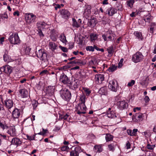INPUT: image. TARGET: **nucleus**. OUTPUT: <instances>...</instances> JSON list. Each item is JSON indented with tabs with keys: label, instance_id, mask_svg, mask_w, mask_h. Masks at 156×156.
<instances>
[{
	"label": "nucleus",
	"instance_id": "f257e3e1",
	"mask_svg": "<svg viewBox=\"0 0 156 156\" xmlns=\"http://www.w3.org/2000/svg\"><path fill=\"white\" fill-rule=\"evenodd\" d=\"M25 16L26 23L28 24H30L35 22L36 18V16L31 13L26 14Z\"/></svg>",
	"mask_w": 156,
	"mask_h": 156
},
{
	"label": "nucleus",
	"instance_id": "f03ea898",
	"mask_svg": "<svg viewBox=\"0 0 156 156\" xmlns=\"http://www.w3.org/2000/svg\"><path fill=\"white\" fill-rule=\"evenodd\" d=\"M60 94L61 97L65 100L69 101L71 99V93L67 89L61 90Z\"/></svg>",
	"mask_w": 156,
	"mask_h": 156
},
{
	"label": "nucleus",
	"instance_id": "7ed1b4c3",
	"mask_svg": "<svg viewBox=\"0 0 156 156\" xmlns=\"http://www.w3.org/2000/svg\"><path fill=\"white\" fill-rule=\"evenodd\" d=\"M144 58V56L140 52H137L132 56V60L135 63H137L142 61Z\"/></svg>",
	"mask_w": 156,
	"mask_h": 156
},
{
	"label": "nucleus",
	"instance_id": "20e7f679",
	"mask_svg": "<svg viewBox=\"0 0 156 156\" xmlns=\"http://www.w3.org/2000/svg\"><path fill=\"white\" fill-rule=\"evenodd\" d=\"M9 41L12 44H17L19 43L20 40L17 34H12L9 38Z\"/></svg>",
	"mask_w": 156,
	"mask_h": 156
},
{
	"label": "nucleus",
	"instance_id": "39448f33",
	"mask_svg": "<svg viewBox=\"0 0 156 156\" xmlns=\"http://www.w3.org/2000/svg\"><path fill=\"white\" fill-rule=\"evenodd\" d=\"M36 54L37 57L41 60L45 61L47 59V54L43 49H40L36 51Z\"/></svg>",
	"mask_w": 156,
	"mask_h": 156
},
{
	"label": "nucleus",
	"instance_id": "423d86ee",
	"mask_svg": "<svg viewBox=\"0 0 156 156\" xmlns=\"http://www.w3.org/2000/svg\"><path fill=\"white\" fill-rule=\"evenodd\" d=\"M86 107L83 103H79L77 107V113L80 115L81 114H85L86 109Z\"/></svg>",
	"mask_w": 156,
	"mask_h": 156
},
{
	"label": "nucleus",
	"instance_id": "0eeeda50",
	"mask_svg": "<svg viewBox=\"0 0 156 156\" xmlns=\"http://www.w3.org/2000/svg\"><path fill=\"white\" fill-rule=\"evenodd\" d=\"M60 81L64 84L67 86L70 85V80L69 79L68 77L64 73H62L59 79Z\"/></svg>",
	"mask_w": 156,
	"mask_h": 156
},
{
	"label": "nucleus",
	"instance_id": "6e6552de",
	"mask_svg": "<svg viewBox=\"0 0 156 156\" xmlns=\"http://www.w3.org/2000/svg\"><path fill=\"white\" fill-rule=\"evenodd\" d=\"M118 87V83L115 80H113L109 82L108 87L112 91L116 92Z\"/></svg>",
	"mask_w": 156,
	"mask_h": 156
},
{
	"label": "nucleus",
	"instance_id": "1a4fd4ad",
	"mask_svg": "<svg viewBox=\"0 0 156 156\" xmlns=\"http://www.w3.org/2000/svg\"><path fill=\"white\" fill-rule=\"evenodd\" d=\"M12 67L8 65L4 66L1 68V71L7 74H10L12 70Z\"/></svg>",
	"mask_w": 156,
	"mask_h": 156
},
{
	"label": "nucleus",
	"instance_id": "9d476101",
	"mask_svg": "<svg viewBox=\"0 0 156 156\" xmlns=\"http://www.w3.org/2000/svg\"><path fill=\"white\" fill-rule=\"evenodd\" d=\"M82 151L81 147L77 146L75 147L74 150L70 152V156H79V153Z\"/></svg>",
	"mask_w": 156,
	"mask_h": 156
},
{
	"label": "nucleus",
	"instance_id": "9b49d317",
	"mask_svg": "<svg viewBox=\"0 0 156 156\" xmlns=\"http://www.w3.org/2000/svg\"><path fill=\"white\" fill-rule=\"evenodd\" d=\"M113 36L112 31H108L106 34H104L102 35V38L105 41H111Z\"/></svg>",
	"mask_w": 156,
	"mask_h": 156
},
{
	"label": "nucleus",
	"instance_id": "f8f14e48",
	"mask_svg": "<svg viewBox=\"0 0 156 156\" xmlns=\"http://www.w3.org/2000/svg\"><path fill=\"white\" fill-rule=\"evenodd\" d=\"M70 85H68L70 88L74 90L77 88L79 86V82L77 80H74L72 82L70 81Z\"/></svg>",
	"mask_w": 156,
	"mask_h": 156
},
{
	"label": "nucleus",
	"instance_id": "ddd939ff",
	"mask_svg": "<svg viewBox=\"0 0 156 156\" xmlns=\"http://www.w3.org/2000/svg\"><path fill=\"white\" fill-rule=\"evenodd\" d=\"M143 114L140 113H136L133 116V120L136 122H139L143 120Z\"/></svg>",
	"mask_w": 156,
	"mask_h": 156
},
{
	"label": "nucleus",
	"instance_id": "4468645a",
	"mask_svg": "<svg viewBox=\"0 0 156 156\" xmlns=\"http://www.w3.org/2000/svg\"><path fill=\"white\" fill-rule=\"evenodd\" d=\"M118 105L121 110L126 109L128 107V103L125 101H119L118 102Z\"/></svg>",
	"mask_w": 156,
	"mask_h": 156
},
{
	"label": "nucleus",
	"instance_id": "2eb2a0df",
	"mask_svg": "<svg viewBox=\"0 0 156 156\" xmlns=\"http://www.w3.org/2000/svg\"><path fill=\"white\" fill-rule=\"evenodd\" d=\"M117 9L112 7H111L107 9L106 11V14L109 16H112L117 13Z\"/></svg>",
	"mask_w": 156,
	"mask_h": 156
},
{
	"label": "nucleus",
	"instance_id": "dca6fc26",
	"mask_svg": "<svg viewBox=\"0 0 156 156\" xmlns=\"http://www.w3.org/2000/svg\"><path fill=\"white\" fill-rule=\"evenodd\" d=\"M104 80V76L103 74H98L95 76V80L97 83H101Z\"/></svg>",
	"mask_w": 156,
	"mask_h": 156
},
{
	"label": "nucleus",
	"instance_id": "f3484780",
	"mask_svg": "<svg viewBox=\"0 0 156 156\" xmlns=\"http://www.w3.org/2000/svg\"><path fill=\"white\" fill-rule=\"evenodd\" d=\"M21 110L16 108H15L12 112V116L14 119L18 118L20 115Z\"/></svg>",
	"mask_w": 156,
	"mask_h": 156
},
{
	"label": "nucleus",
	"instance_id": "a211bd4d",
	"mask_svg": "<svg viewBox=\"0 0 156 156\" xmlns=\"http://www.w3.org/2000/svg\"><path fill=\"white\" fill-rule=\"evenodd\" d=\"M7 133L12 136H16V129L14 126H11L9 128L7 131Z\"/></svg>",
	"mask_w": 156,
	"mask_h": 156
},
{
	"label": "nucleus",
	"instance_id": "6ab92c4d",
	"mask_svg": "<svg viewBox=\"0 0 156 156\" xmlns=\"http://www.w3.org/2000/svg\"><path fill=\"white\" fill-rule=\"evenodd\" d=\"M11 143V144L17 146L22 143V141L19 138L14 137L12 139Z\"/></svg>",
	"mask_w": 156,
	"mask_h": 156
},
{
	"label": "nucleus",
	"instance_id": "aec40b11",
	"mask_svg": "<svg viewBox=\"0 0 156 156\" xmlns=\"http://www.w3.org/2000/svg\"><path fill=\"white\" fill-rule=\"evenodd\" d=\"M46 25V23L44 22H38L37 23V27L42 34V30L44 28Z\"/></svg>",
	"mask_w": 156,
	"mask_h": 156
},
{
	"label": "nucleus",
	"instance_id": "412c9836",
	"mask_svg": "<svg viewBox=\"0 0 156 156\" xmlns=\"http://www.w3.org/2000/svg\"><path fill=\"white\" fill-rule=\"evenodd\" d=\"M61 14L63 18L67 19L70 16V13L66 9H62L61 11Z\"/></svg>",
	"mask_w": 156,
	"mask_h": 156
},
{
	"label": "nucleus",
	"instance_id": "4be33fe9",
	"mask_svg": "<svg viewBox=\"0 0 156 156\" xmlns=\"http://www.w3.org/2000/svg\"><path fill=\"white\" fill-rule=\"evenodd\" d=\"M5 104L8 109H10L13 106V102L10 99H6L5 101Z\"/></svg>",
	"mask_w": 156,
	"mask_h": 156
},
{
	"label": "nucleus",
	"instance_id": "5701e85b",
	"mask_svg": "<svg viewBox=\"0 0 156 156\" xmlns=\"http://www.w3.org/2000/svg\"><path fill=\"white\" fill-rule=\"evenodd\" d=\"M108 88L106 87H104L100 88L98 93L101 95H106L108 94Z\"/></svg>",
	"mask_w": 156,
	"mask_h": 156
},
{
	"label": "nucleus",
	"instance_id": "b1692460",
	"mask_svg": "<svg viewBox=\"0 0 156 156\" xmlns=\"http://www.w3.org/2000/svg\"><path fill=\"white\" fill-rule=\"evenodd\" d=\"M20 93L21 94V96L23 98L27 97L28 96V92L27 90L25 89H21L19 91Z\"/></svg>",
	"mask_w": 156,
	"mask_h": 156
},
{
	"label": "nucleus",
	"instance_id": "393cba45",
	"mask_svg": "<svg viewBox=\"0 0 156 156\" xmlns=\"http://www.w3.org/2000/svg\"><path fill=\"white\" fill-rule=\"evenodd\" d=\"M133 34L136 38L138 39L139 40H143V37L141 32L136 31L134 32Z\"/></svg>",
	"mask_w": 156,
	"mask_h": 156
},
{
	"label": "nucleus",
	"instance_id": "a878e982",
	"mask_svg": "<svg viewBox=\"0 0 156 156\" xmlns=\"http://www.w3.org/2000/svg\"><path fill=\"white\" fill-rule=\"evenodd\" d=\"M96 24V19L95 18H93L90 20H89L88 23V26L91 27H94Z\"/></svg>",
	"mask_w": 156,
	"mask_h": 156
},
{
	"label": "nucleus",
	"instance_id": "bb28decb",
	"mask_svg": "<svg viewBox=\"0 0 156 156\" xmlns=\"http://www.w3.org/2000/svg\"><path fill=\"white\" fill-rule=\"evenodd\" d=\"M49 48L52 51H54L57 49V45L54 42H50L49 44Z\"/></svg>",
	"mask_w": 156,
	"mask_h": 156
},
{
	"label": "nucleus",
	"instance_id": "cd10ccee",
	"mask_svg": "<svg viewBox=\"0 0 156 156\" xmlns=\"http://www.w3.org/2000/svg\"><path fill=\"white\" fill-rule=\"evenodd\" d=\"M107 116L110 118H114L116 117L114 111H108L107 112Z\"/></svg>",
	"mask_w": 156,
	"mask_h": 156
},
{
	"label": "nucleus",
	"instance_id": "c85d7f7f",
	"mask_svg": "<svg viewBox=\"0 0 156 156\" xmlns=\"http://www.w3.org/2000/svg\"><path fill=\"white\" fill-rule=\"evenodd\" d=\"M113 137V136L109 133L106 134L105 139L107 142L112 141Z\"/></svg>",
	"mask_w": 156,
	"mask_h": 156
},
{
	"label": "nucleus",
	"instance_id": "c756f323",
	"mask_svg": "<svg viewBox=\"0 0 156 156\" xmlns=\"http://www.w3.org/2000/svg\"><path fill=\"white\" fill-rule=\"evenodd\" d=\"M31 122V120L29 119H24L23 122V124L26 126H30Z\"/></svg>",
	"mask_w": 156,
	"mask_h": 156
},
{
	"label": "nucleus",
	"instance_id": "7c9ffc66",
	"mask_svg": "<svg viewBox=\"0 0 156 156\" xmlns=\"http://www.w3.org/2000/svg\"><path fill=\"white\" fill-rule=\"evenodd\" d=\"M94 149L95 152L98 153L102 151V148L99 145L95 146Z\"/></svg>",
	"mask_w": 156,
	"mask_h": 156
},
{
	"label": "nucleus",
	"instance_id": "2f4dec72",
	"mask_svg": "<svg viewBox=\"0 0 156 156\" xmlns=\"http://www.w3.org/2000/svg\"><path fill=\"white\" fill-rule=\"evenodd\" d=\"M3 59L4 61L5 62H9L11 61V58H9V56L5 53L3 55Z\"/></svg>",
	"mask_w": 156,
	"mask_h": 156
},
{
	"label": "nucleus",
	"instance_id": "473e14b6",
	"mask_svg": "<svg viewBox=\"0 0 156 156\" xmlns=\"http://www.w3.org/2000/svg\"><path fill=\"white\" fill-rule=\"evenodd\" d=\"M61 41L63 43H66L67 42L66 37L63 34H62L60 35L59 37Z\"/></svg>",
	"mask_w": 156,
	"mask_h": 156
},
{
	"label": "nucleus",
	"instance_id": "72a5a7b5",
	"mask_svg": "<svg viewBox=\"0 0 156 156\" xmlns=\"http://www.w3.org/2000/svg\"><path fill=\"white\" fill-rule=\"evenodd\" d=\"M98 35L96 34H91L90 35V38L91 41H94L98 38Z\"/></svg>",
	"mask_w": 156,
	"mask_h": 156
},
{
	"label": "nucleus",
	"instance_id": "f704fd0d",
	"mask_svg": "<svg viewBox=\"0 0 156 156\" xmlns=\"http://www.w3.org/2000/svg\"><path fill=\"white\" fill-rule=\"evenodd\" d=\"M72 20L73 22L72 24L73 26V27L76 28L79 27L80 26L76 21V20L74 18H73Z\"/></svg>",
	"mask_w": 156,
	"mask_h": 156
},
{
	"label": "nucleus",
	"instance_id": "c9c22d12",
	"mask_svg": "<svg viewBox=\"0 0 156 156\" xmlns=\"http://www.w3.org/2000/svg\"><path fill=\"white\" fill-rule=\"evenodd\" d=\"M115 143H113L108 144V150L110 151H113L115 150Z\"/></svg>",
	"mask_w": 156,
	"mask_h": 156
},
{
	"label": "nucleus",
	"instance_id": "e433bc0d",
	"mask_svg": "<svg viewBox=\"0 0 156 156\" xmlns=\"http://www.w3.org/2000/svg\"><path fill=\"white\" fill-rule=\"evenodd\" d=\"M151 27L150 28V32L152 34L153 33V30L155 27H156V24L154 23H151Z\"/></svg>",
	"mask_w": 156,
	"mask_h": 156
},
{
	"label": "nucleus",
	"instance_id": "4c0bfd02",
	"mask_svg": "<svg viewBox=\"0 0 156 156\" xmlns=\"http://www.w3.org/2000/svg\"><path fill=\"white\" fill-rule=\"evenodd\" d=\"M91 13L90 10L89 9L87 8L84 10L83 13V15L85 16H89V15Z\"/></svg>",
	"mask_w": 156,
	"mask_h": 156
},
{
	"label": "nucleus",
	"instance_id": "58836bf2",
	"mask_svg": "<svg viewBox=\"0 0 156 156\" xmlns=\"http://www.w3.org/2000/svg\"><path fill=\"white\" fill-rule=\"evenodd\" d=\"M117 68V66L112 65L108 68V70L109 72H113Z\"/></svg>",
	"mask_w": 156,
	"mask_h": 156
},
{
	"label": "nucleus",
	"instance_id": "ea45409f",
	"mask_svg": "<svg viewBox=\"0 0 156 156\" xmlns=\"http://www.w3.org/2000/svg\"><path fill=\"white\" fill-rule=\"evenodd\" d=\"M107 51L110 55H112L114 52L113 48V46H111L108 48Z\"/></svg>",
	"mask_w": 156,
	"mask_h": 156
},
{
	"label": "nucleus",
	"instance_id": "a19ab883",
	"mask_svg": "<svg viewBox=\"0 0 156 156\" xmlns=\"http://www.w3.org/2000/svg\"><path fill=\"white\" fill-rule=\"evenodd\" d=\"M0 127L3 129L7 128V126L5 124V122H0Z\"/></svg>",
	"mask_w": 156,
	"mask_h": 156
},
{
	"label": "nucleus",
	"instance_id": "79ce46f5",
	"mask_svg": "<svg viewBox=\"0 0 156 156\" xmlns=\"http://www.w3.org/2000/svg\"><path fill=\"white\" fill-rule=\"evenodd\" d=\"M155 147V144L151 145L149 144H147L146 146L147 149L151 150H153Z\"/></svg>",
	"mask_w": 156,
	"mask_h": 156
},
{
	"label": "nucleus",
	"instance_id": "37998d69",
	"mask_svg": "<svg viewBox=\"0 0 156 156\" xmlns=\"http://www.w3.org/2000/svg\"><path fill=\"white\" fill-rule=\"evenodd\" d=\"M135 2L134 0H130L127 1V5L131 8H132L133 3Z\"/></svg>",
	"mask_w": 156,
	"mask_h": 156
},
{
	"label": "nucleus",
	"instance_id": "c03bdc74",
	"mask_svg": "<svg viewBox=\"0 0 156 156\" xmlns=\"http://www.w3.org/2000/svg\"><path fill=\"white\" fill-rule=\"evenodd\" d=\"M97 61L95 59H92L89 62V64L90 66L95 65L97 64Z\"/></svg>",
	"mask_w": 156,
	"mask_h": 156
},
{
	"label": "nucleus",
	"instance_id": "a18cd8bd",
	"mask_svg": "<svg viewBox=\"0 0 156 156\" xmlns=\"http://www.w3.org/2000/svg\"><path fill=\"white\" fill-rule=\"evenodd\" d=\"M86 98V96L84 95L83 94L82 95L80 98V100L81 101V103H83L84 104H85Z\"/></svg>",
	"mask_w": 156,
	"mask_h": 156
},
{
	"label": "nucleus",
	"instance_id": "49530a36",
	"mask_svg": "<svg viewBox=\"0 0 156 156\" xmlns=\"http://www.w3.org/2000/svg\"><path fill=\"white\" fill-rule=\"evenodd\" d=\"M83 90L85 94L87 95L88 96L91 93V91L89 89L87 88H84Z\"/></svg>",
	"mask_w": 156,
	"mask_h": 156
},
{
	"label": "nucleus",
	"instance_id": "de8ad7c7",
	"mask_svg": "<svg viewBox=\"0 0 156 156\" xmlns=\"http://www.w3.org/2000/svg\"><path fill=\"white\" fill-rule=\"evenodd\" d=\"M86 50L87 51H94V47L92 46H88L86 47Z\"/></svg>",
	"mask_w": 156,
	"mask_h": 156
},
{
	"label": "nucleus",
	"instance_id": "09e8293b",
	"mask_svg": "<svg viewBox=\"0 0 156 156\" xmlns=\"http://www.w3.org/2000/svg\"><path fill=\"white\" fill-rule=\"evenodd\" d=\"M69 116V115L66 114L64 115H61L59 116V119H63L64 120H66L67 119Z\"/></svg>",
	"mask_w": 156,
	"mask_h": 156
},
{
	"label": "nucleus",
	"instance_id": "8fccbe9b",
	"mask_svg": "<svg viewBox=\"0 0 156 156\" xmlns=\"http://www.w3.org/2000/svg\"><path fill=\"white\" fill-rule=\"evenodd\" d=\"M69 150V148L68 146H64L61 148V150L63 151H68Z\"/></svg>",
	"mask_w": 156,
	"mask_h": 156
},
{
	"label": "nucleus",
	"instance_id": "3c124183",
	"mask_svg": "<svg viewBox=\"0 0 156 156\" xmlns=\"http://www.w3.org/2000/svg\"><path fill=\"white\" fill-rule=\"evenodd\" d=\"M30 50L31 48L29 47H27L24 49L25 53L27 55L29 54L30 52Z\"/></svg>",
	"mask_w": 156,
	"mask_h": 156
},
{
	"label": "nucleus",
	"instance_id": "603ef678",
	"mask_svg": "<svg viewBox=\"0 0 156 156\" xmlns=\"http://www.w3.org/2000/svg\"><path fill=\"white\" fill-rule=\"evenodd\" d=\"M135 81L134 80H131V82H129L127 86L129 87H131L135 83Z\"/></svg>",
	"mask_w": 156,
	"mask_h": 156
},
{
	"label": "nucleus",
	"instance_id": "864d4df0",
	"mask_svg": "<svg viewBox=\"0 0 156 156\" xmlns=\"http://www.w3.org/2000/svg\"><path fill=\"white\" fill-rule=\"evenodd\" d=\"M59 48L64 52H67L68 51V49L66 47H62L61 46H59Z\"/></svg>",
	"mask_w": 156,
	"mask_h": 156
},
{
	"label": "nucleus",
	"instance_id": "5fc2aeb1",
	"mask_svg": "<svg viewBox=\"0 0 156 156\" xmlns=\"http://www.w3.org/2000/svg\"><path fill=\"white\" fill-rule=\"evenodd\" d=\"M76 61V63H77V64H81L82 65H84L86 64V62H83V61H81V60H78V61Z\"/></svg>",
	"mask_w": 156,
	"mask_h": 156
},
{
	"label": "nucleus",
	"instance_id": "6e6d98bb",
	"mask_svg": "<svg viewBox=\"0 0 156 156\" xmlns=\"http://www.w3.org/2000/svg\"><path fill=\"white\" fill-rule=\"evenodd\" d=\"M51 39L54 41H55L57 40V37L55 35H54L53 34H51L50 35Z\"/></svg>",
	"mask_w": 156,
	"mask_h": 156
},
{
	"label": "nucleus",
	"instance_id": "4d7b16f0",
	"mask_svg": "<svg viewBox=\"0 0 156 156\" xmlns=\"http://www.w3.org/2000/svg\"><path fill=\"white\" fill-rule=\"evenodd\" d=\"M27 137L28 139L29 140H34V138H35V135H33L32 136H30L27 135Z\"/></svg>",
	"mask_w": 156,
	"mask_h": 156
},
{
	"label": "nucleus",
	"instance_id": "13d9d810",
	"mask_svg": "<svg viewBox=\"0 0 156 156\" xmlns=\"http://www.w3.org/2000/svg\"><path fill=\"white\" fill-rule=\"evenodd\" d=\"M2 18H5L7 19L8 17L6 12H5L3 14H2Z\"/></svg>",
	"mask_w": 156,
	"mask_h": 156
},
{
	"label": "nucleus",
	"instance_id": "bf43d9fd",
	"mask_svg": "<svg viewBox=\"0 0 156 156\" xmlns=\"http://www.w3.org/2000/svg\"><path fill=\"white\" fill-rule=\"evenodd\" d=\"M123 61V58H121L120 60V62L118 64V67L119 68H120L122 67V63Z\"/></svg>",
	"mask_w": 156,
	"mask_h": 156
},
{
	"label": "nucleus",
	"instance_id": "052dcab7",
	"mask_svg": "<svg viewBox=\"0 0 156 156\" xmlns=\"http://www.w3.org/2000/svg\"><path fill=\"white\" fill-rule=\"evenodd\" d=\"M150 19L151 17L150 16H147L144 18V20L145 22L150 23Z\"/></svg>",
	"mask_w": 156,
	"mask_h": 156
},
{
	"label": "nucleus",
	"instance_id": "680f3d73",
	"mask_svg": "<svg viewBox=\"0 0 156 156\" xmlns=\"http://www.w3.org/2000/svg\"><path fill=\"white\" fill-rule=\"evenodd\" d=\"M132 130L131 129H128L127 130V133L129 135L133 136V135H132Z\"/></svg>",
	"mask_w": 156,
	"mask_h": 156
},
{
	"label": "nucleus",
	"instance_id": "e2e57ef3",
	"mask_svg": "<svg viewBox=\"0 0 156 156\" xmlns=\"http://www.w3.org/2000/svg\"><path fill=\"white\" fill-rule=\"evenodd\" d=\"M138 131V129H133V131H132V135L135 136Z\"/></svg>",
	"mask_w": 156,
	"mask_h": 156
},
{
	"label": "nucleus",
	"instance_id": "0e129e2a",
	"mask_svg": "<svg viewBox=\"0 0 156 156\" xmlns=\"http://www.w3.org/2000/svg\"><path fill=\"white\" fill-rule=\"evenodd\" d=\"M126 147L127 149H129L130 147V144L129 141H128L126 144Z\"/></svg>",
	"mask_w": 156,
	"mask_h": 156
},
{
	"label": "nucleus",
	"instance_id": "69168bd1",
	"mask_svg": "<svg viewBox=\"0 0 156 156\" xmlns=\"http://www.w3.org/2000/svg\"><path fill=\"white\" fill-rule=\"evenodd\" d=\"M144 100L146 102H147L149 101L150 99L148 96H146L144 98Z\"/></svg>",
	"mask_w": 156,
	"mask_h": 156
},
{
	"label": "nucleus",
	"instance_id": "338daca9",
	"mask_svg": "<svg viewBox=\"0 0 156 156\" xmlns=\"http://www.w3.org/2000/svg\"><path fill=\"white\" fill-rule=\"evenodd\" d=\"M13 15L14 16H18L20 15L19 12L18 11H16L14 12L13 13Z\"/></svg>",
	"mask_w": 156,
	"mask_h": 156
},
{
	"label": "nucleus",
	"instance_id": "774afa93",
	"mask_svg": "<svg viewBox=\"0 0 156 156\" xmlns=\"http://www.w3.org/2000/svg\"><path fill=\"white\" fill-rule=\"evenodd\" d=\"M76 64V61H71L68 63V64Z\"/></svg>",
	"mask_w": 156,
	"mask_h": 156
}]
</instances>
